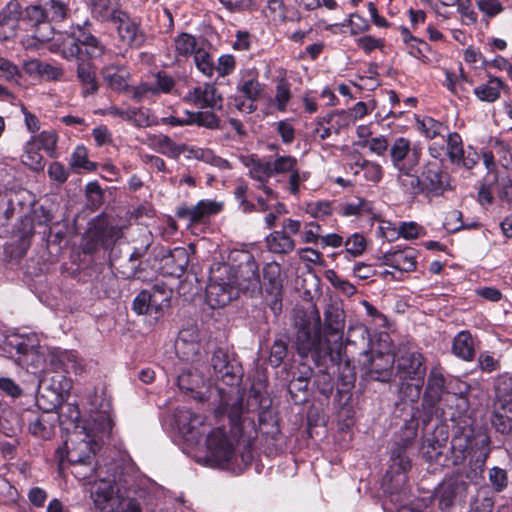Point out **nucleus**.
<instances>
[{
  "mask_svg": "<svg viewBox=\"0 0 512 512\" xmlns=\"http://www.w3.org/2000/svg\"><path fill=\"white\" fill-rule=\"evenodd\" d=\"M171 425L183 452L199 464L238 474L253 459L251 449H237L235 439L224 427L209 428L204 416L186 407L174 411Z\"/></svg>",
  "mask_w": 512,
  "mask_h": 512,
  "instance_id": "obj_1",
  "label": "nucleus"
},
{
  "mask_svg": "<svg viewBox=\"0 0 512 512\" xmlns=\"http://www.w3.org/2000/svg\"><path fill=\"white\" fill-rule=\"evenodd\" d=\"M112 427L110 405L106 403L101 411L93 413L83 425H75L65 442L66 458L71 465V473L84 484H93L91 494L101 478L113 481L114 473L117 477L122 473L115 466L106 469L96 467L94 461L100 448V440L110 434Z\"/></svg>",
  "mask_w": 512,
  "mask_h": 512,
  "instance_id": "obj_2",
  "label": "nucleus"
},
{
  "mask_svg": "<svg viewBox=\"0 0 512 512\" xmlns=\"http://www.w3.org/2000/svg\"><path fill=\"white\" fill-rule=\"evenodd\" d=\"M1 349L33 374L44 369L47 362L55 371L80 374L84 370L82 360L75 351L42 345L36 333H7Z\"/></svg>",
  "mask_w": 512,
  "mask_h": 512,
  "instance_id": "obj_3",
  "label": "nucleus"
},
{
  "mask_svg": "<svg viewBox=\"0 0 512 512\" xmlns=\"http://www.w3.org/2000/svg\"><path fill=\"white\" fill-rule=\"evenodd\" d=\"M122 473L113 474V481L101 478L95 491L92 493L96 512H142L140 504L131 498H126L124 492Z\"/></svg>",
  "mask_w": 512,
  "mask_h": 512,
  "instance_id": "obj_4",
  "label": "nucleus"
},
{
  "mask_svg": "<svg viewBox=\"0 0 512 512\" xmlns=\"http://www.w3.org/2000/svg\"><path fill=\"white\" fill-rule=\"evenodd\" d=\"M490 439L487 435H475L472 431L462 430L451 440L452 462L461 465L467 457L474 452L478 453L471 458L470 465L482 469L490 454Z\"/></svg>",
  "mask_w": 512,
  "mask_h": 512,
  "instance_id": "obj_5",
  "label": "nucleus"
},
{
  "mask_svg": "<svg viewBox=\"0 0 512 512\" xmlns=\"http://www.w3.org/2000/svg\"><path fill=\"white\" fill-rule=\"evenodd\" d=\"M232 268L227 263L217 264L211 269L209 284L206 287V300L213 308L224 307L238 295L231 278Z\"/></svg>",
  "mask_w": 512,
  "mask_h": 512,
  "instance_id": "obj_6",
  "label": "nucleus"
},
{
  "mask_svg": "<svg viewBox=\"0 0 512 512\" xmlns=\"http://www.w3.org/2000/svg\"><path fill=\"white\" fill-rule=\"evenodd\" d=\"M231 257L239 262L236 268L230 265L232 268L231 278L237 291L251 294L260 293L261 280L258 265L253 255L248 251H235L231 254Z\"/></svg>",
  "mask_w": 512,
  "mask_h": 512,
  "instance_id": "obj_7",
  "label": "nucleus"
},
{
  "mask_svg": "<svg viewBox=\"0 0 512 512\" xmlns=\"http://www.w3.org/2000/svg\"><path fill=\"white\" fill-rule=\"evenodd\" d=\"M425 374L426 367L421 353L406 352L398 358L396 376L402 385L415 390V397H419L421 393Z\"/></svg>",
  "mask_w": 512,
  "mask_h": 512,
  "instance_id": "obj_8",
  "label": "nucleus"
},
{
  "mask_svg": "<svg viewBox=\"0 0 512 512\" xmlns=\"http://www.w3.org/2000/svg\"><path fill=\"white\" fill-rule=\"evenodd\" d=\"M172 290L164 284H155L150 290L141 291L133 301V310L138 315L149 314L158 319L170 305Z\"/></svg>",
  "mask_w": 512,
  "mask_h": 512,
  "instance_id": "obj_9",
  "label": "nucleus"
},
{
  "mask_svg": "<svg viewBox=\"0 0 512 512\" xmlns=\"http://www.w3.org/2000/svg\"><path fill=\"white\" fill-rule=\"evenodd\" d=\"M393 167L400 174L413 172L419 165L422 156V147L411 144L405 137L396 138L389 150Z\"/></svg>",
  "mask_w": 512,
  "mask_h": 512,
  "instance_id": "obj_10",
  "label": "nucleus"
},
{
  "mask_svg": "<svg viewBox=\"0 0 512 512\" xmlns=\"http://www.w3.org/2000/svg\"><path fill=\"white\" fill-rule=\"evenodd\" d=\"M204 368L201 363L191 364L178 376L179 388L191 392L192 397L198 401H206L209 398L207 385L211 381V374L210 370L208 375L204 374Z\"/></svg>",
  "mask_w": 512,
  "mask_h": 512,
  "instance_id": "obj_11",
  "label": "nucleus"
},
{
  "mask_svg": "<svg viewBox=\"0 0 512 512\" xmlns=\"http://www.w3.org/2000/svg\"><path fill=\"white\" fill-rule=\"evenodd\" d=\"M237 91L244 96L248 102L237 104L239 111L252 113L256 110L254 102L258 100L265 91V85L258 80V72L254 68L242 69L239 72Z\"/></svg>",
  "mask_w": 512,
  "mask_h": 512,
  "instance_id": "obj_12",
  "label": "nucleus"
},
{
  "mask_svg": "<svg viewBox=\"0 0 512 512\" xmlns=\"http://www.w3.org/2000/svg\"><path fill=\"white\" fill-rule=\"evenodd\" d=\"M274 175H287V190L296 196L299 194L300 185L308 180L309 172L298 168V160L290 155L277 156L271 161Z\"/></svg>",
  "mask_w": 512,
  "mask_h": 512,
  "instance_id": "obj_13",
  "label": "nucleus"
},
{
  "mask_svg": "<svg viewBox=\"0 0 512 512\" xmlns=\"http://www.w3.org/2000/svg\"><path fill=\"white\" fill-rule=\"evenodd\" d=\"M242 163L247 168L249 177L256 182V188L262 190L267 198L277 199V193L268 185L269 179L274 175L271 161L251 155L243 156Z\"/></svg>",
  "mask_w": 512,
  "mask_h": 512,
  "instance_id": "obj_14",
  "label": "nucleus"
},
{
  "mask_svg": "<svg viewBox=\"0 0 512 512\" xmlns=\"http://www.w3.org/2000/svg\"><path fill=\"white\" fill-rule=\"evenodd\" d=\"M163 124L171 126L193 125L207 127L210 129L219 126V119L213 112H191L189 110H175L170 116L161 119Z\"/></svg>",
  "mask_w": 512,
  "mask_h": 512,
  "instance_id": "obj_15",
  "label": "nucleus"
},
{
  "mask_svg": "<svg viewBox=\"0 0 512 512\" xmlns=\"http://www.w3.org/2000/svg\"><path fill=\"white\" fill-rule=\"evenodd\" d=\"M184 101L194 104L198 108L221 109L223 99L213 84L205 83L188 91Z\"/></svg>",
  "mask_w": 512,
  "mask_h": 512,
  "instance_id": "obj_16",
  "label": "nucleus"
},
{
  "mask_svg": "<svg viewBox=\"0 0 512 512\" xmlns=\"http://www.w3.org/2000/svg\"><path fill=\"white\" fill-rule=\"evenodd\" d=\"M112 23L116 25L118 36L124 44L139 46L143 42L138 23L124 11L114 12Z\"/></svg>",
  "mask_w": 512,
  "mask_h": 512,
  "instance_id": "obj_17",
  "label": "nucleus"
},
{
  "mask_svg": "<svg viewBox=\"0 0 512 512\" xmlns=\"http://www.w3.org/2000/svg\"><path fill=\"white\" fill-rule=\"evenodd\" d=\"M380 261L382 265L389 266L402 272H411L416 268V253L412 248L392 249L385 252Z\"/></svg>",
  "mask_w": 512,
  "mask_h": 512,
  "instance_id": "obj_18",
  "label": "nucleus"
},
{
  "mask_svg": "<svg viewBox=\"0 0 512 512\" xmlns=\"http://www.w3.org/2000/svg\"><path fill=\"white\" fill-rule=\"evenodd\" d=\"M211 365L216 380H221L229 386H235L240 383L241 377L234 370L233 365L229 363L228 356L224 351L217 350L214 352Z\"/></svg>",
  "mask_w": 512,
  "mask_h": 512,
  "instance_id": "obj_19",
  "label": "nucleus"
},
{
  "mask_svg": "<svg viewBox=\"0 0 512 512\" xmlns=\"http://www.w3.org/2000/svg\"><path fill=\"white\" fill-rule=\"evenodd\" d=\"M223 208L224 203L222 201L203 199L195 206L184 209L181 214L187 217L191 222H200L205 218L220 213Z\"/></svg>",
  "mask_w": 512,
  "mask_h": 512,
  "instance_id": "obj_20",
  "label": "nucleus"
},
{
  "mask_svg": "<svg viewBox=\"0 0 512 512\" xmlns=\"http://www.w3.org/2000/svg\"><path fill=\"white\" fill-rule=\"evenodd\" d=\"M77 42L85 47L86 54L92 59L109 57L111 52L106 49L103 43L86 29L78 27L75 31Z\"/></svg>",
  "mask_w": 512,
  "mask_h": 512,
  "instance_id": "obj_21",
  "label": "nucleus"
},
{
  "mask_svg": "<svg viewBox=\"0 0 512 512\" xmlns=\"http://www.w3.org/2000/svg\"><path fill=\"white\" fill-rule=\"evenodd\" d=\"M185 157L187 159H194L202 161L220 170L232 169L231 164L226 159L216 155L210 148H203L198 146H187L185 149Z\"/></svg>",
  "mask_w": 512,
  "mask_h": 512,
  "instance_id": "obj_22",
  "label": "nucleus"
},
{
  "mask_svg": "<svg viewBox=\"0 0 512 512\" xmlns=\"http://www.w3.org/2000/svg\"><path fill=\"white\" fill-rule=\"evenodd\" d=\"M102 76L108 86L115 91H124L128 88L130 73L123 65L105 64Z\"/></svg>",
  "mask_w": 512,
  "mask_h": 512,
  "instance_id": "obj_23",
  "label": "nucleus"
},
{
  "mask_svg": "<svg viewBox=\"0 0 512 512\" xmlns=\"http://www.w3.org/2000/svg\"><path fill=\"white\" fill-rule=\"evenodd\" d=\"M503 88L504 82L500 78L489 76L486 81L474 87L473 93L479 101L493 103L500 98Z\"/></svg>",
  "mask_w": 512,
  "mask_h": 512,
  "instance_id": "obj_24",
  "label": "nucleus"
},
{
  "mask_svg": "<svg viewBox=\"0 0 512 512\" xmlns=\"http://www.w3.org/2000/svg\"><path fill=\"white\" fill-rule=\"evenodd\" d=\"M446 178L447 175L442 173L436 165H429L422 173V189L439 195L445 190Z\"/></svg>",
  "mask_w": 512,
  "mask_h": 512,
  "instance_id": "obj_25",
  "label": "nucleus"
},
{
  "mask_svg": "<svg viewBox=\"0 0 512 512\" xmlns=\"http://www.w3.org/2000/svg\"><path fill=\"white\" fill-rule=\"evenodd\" d=\"M21 15V7L17 2H9L0 14V37L8 39L13 36Z\"/></svg>",
  "mask_w": 512,
  "mask_h": 512,
  "instance_id": "obj_26",
  "label": "nucleus"
},
{
  "mask_svg": "<svg viewBox=\"0 0 512 512\" xmlns=\"http://www.w3.org/2000/svg\"><path fill=\"white\" fill-rule=\"evenodd\" d=\"M58 421L56 414H42L35 417L29 423V431L40 439H49L54 433L55 424Z\"/></svg>",
  "mask_w": 512,
  "mask_h": 512,
  "instance_id": "obj_27",
  "label": "nucleus"
},
{
  "mask_svg": "<svg viewBox=\"0 0 512 512\" xmlns=\"http://www.w3.org/2000/svg\"><path fill=\"white\" fill-rule=\"evenodd\" d=\"M190 336L188 330L180 332L179 337L176 341V351L181 359L191 364L198 363V355L200 353V344L194 340L189 341Z\"/></svg>",
  "mask_w": 512,
  "mask_h": 512,
  "instance_id": "obj_28",
  "label": "nucleus"
},
{
  "mask_svg": "<svg viewBox=\"0 0 512 512\" xmlns=\"http://www.w3.org/2000/svg\"><path fill=\"white\" fill-rule=\"evenodd\" d=\"M266 245L275 254H289L295 249V241L285 231H273L266 237Z\"/></svg>",
  "mask_w": 512,
  "mask_h": 512,
  "instance_id": "obj_29",
  "label": "nucleus"
},
{
  "mask_svg": "<svg viewBox=\"0 0 512 512\" xmlns=\"http://www.w3.org/2000/svg\"><path fill=\"white\" fill-rule=\"evenodd\" d=\"M24 70L31 76H39L47 80H57L63 75L61 68L36 59L25 62Z\"/></svg>",
  "mask_w": 512,
  "mask_h": 512,
  "instance_id": "obj_30",
  "label": "nucleus"
},
{
  "mask_svg": "<svg viewBox=\"0 0 512 512\" xmlns=\"http://www.w3.org/2000/svg\"><path fill=\"white\" fill-rule=\"evenodd\" d=\"M452 352L455 356L471 361L475 355L472 335L469 331H460L453 339Z\"/></svg>",
  "mask_w": 512,
  "mask_h": 512,
  "instance_id": "obj_31",
  "label": "nucleus"
},
{
  "mask_svg": "<svg viewBox=\"0 0 512 512\" xmlns=\"http://www.w3.org/2000/svg\"><path fill=\"white\" fill-rule=\"evenodd\" d=\"M39 386L44 391L57 394L63 400H66L69 390L71 389V381L61 373H55L50 378L44 377L39 380Z\"/></svg>",
  "mask_w": 512,
  "mask_h": 512,
  "instance_id": "obj_32",
  "label": "nucleus"
},
{
  "mask_svg": "<svg viewBox=\"0 0 512 512\" xmlns=\"http://www.w3.org/2000/svg\"><path fill=\"white\" fill-rule=\"evenodd\" d=\"M444 387L445 378L442 371L439 368H432L428 377L425 398L434 404L440 399L444 391Z\"/></svg>",
  "mask_w": 512,
  "mask_h": 512,
  "instance_id": "obj_33",
  "label": "nucleus"
},
{
  "mask_svg": "<svg viewBox=\"0 0 512 512\" xmlns=\"http://www.w3.org/2000/svg\"><path fill=\"white\" fill-rule=\"evenodd\" d=\"M64 401L65 400L57 396V394L44 391L42 387H38L36 405L44 412L43 414H54L53 412L60 407Z\"/></svg>",
  "mask_w": 512,
  "mask_h": 512,
  "instance_id": "obj_34",
  "label": "nucleus"
},
{
  "mask_svg": "<svg viewBox=\"0 0 512 512\" xmlns=\"http://www.w3.org/2000/svg\"><path fill=\"white\" fill-rule=\"evenodd\" d=\"M372 210V203L360 197H354L341 205V213L348 217L368 215Z\"/></svg>",
  "mask_w": 512,
  "mask_h": 512,
  "instance_id": "obj_35",
  "label": "nucleus"
},
{
  "mask_svg": "<svg viewBox=\"0 0 512 512\" xmlns=\"http://www.w3.org/2000/svg\"><path fill=\"white\" fill-rule=\"evenodd\" d=\"M292 98L291 84L284 78L277 81L275 95L271 102L280 112H285Z\"/></svg>",
  "mask_w": 512,
  "mask_h": 512,
  "instance_id": "obj_36",
  "label": "nucleus"
},
{
  "mask_svg": "<svg viewBox=\"0 0 512 512\" xmlns=\"http://www.w3.org/2000/svg\"><path fill=\"white\" fill-rule=\"evenodd\" d=\"M492 424L501 432L506 433L511 429L512 424V404L502 405L501 409L498 403L495 404Z\"/></svg>",
  "mask_w": 512,
  "mask_h": 512,
  "instance_id": "obj_37",
  "label": "nucleus"
},
{
  "mask_svg": "<svg viewBox=\"0 0 512 512\" xmlns=\"http://www.w3.org/2000/svg\"><path fill=\"white\" fill-rule=\"evenodd\" d=\"M21 161L29 169L36 172L42 171L45 166L43 156L40 154L36 145L31 141L26 144L24 153L21 156Z\"/></svg>",
  "mask_w": 512,
  "mask_h": 512,
  "instance_id": "obj_38",
  "label": "nucleus"
},
{
  "mask_svg": "<svg viewBox=\"0 0 512 512\" xmlns=\"http://www.w3.org/2000/svg\"><path fill=\"white\" fill-rule=\"evenodd\" d=\"M77 77L84 85L85 93H93L97 90L98 86L95 80V70L90 62H79L77 68Z\"/></svg>",
  "mask_w": 512,
  "mask_h": 512,
  "instance_id": "obj_39",
  "label": "nucleus"
},
{
  "mask_svg": "<svg viewBox=\"0 0 512 512\" xmlns=\"http://www.w3.org/2000/svg\"><path fill=\"white\" fill-rule=\"evenodd\" d=\"M263 278L269 293L279 290L282 285L280 265L276 262L267 263L263 268Z\"/></svg>",
  "mask_w": 512,
  "mask_h": 512,
  "instance_id": "obj_40",
  "label": "nucleus"
},
{
  "mask_svg": "<svg viewBox=\"0 0 512 512\" xmlns=\"http://www.w3.org/2000/svg\"><path fill=\"white\" fill-rule=\"evenodd\" d=\"M127 122L132 123L137 127H149L157 125V118L151 113L148 108L143 107H130L129 119Z\"/></svg>",
  "mask_w": 512,
  "mask_h": 512,
  "instance_id": "obj_41",
  "label": "nucleus"
},
{
  "mask_svg": "<svg viewBox=\"0 0 512 512\" xmlns=\"http://www.w3.org/2000/svg\"><path fill=\"white\" fill-rule=\"evenodd\" d=\"M57 140L58 135L54 130H44L32 137L30 141L33 142L38 149H43L49 156H53Z\"/></svg>",
  "mask_w": 512,
  "mask_h": 512,
  "instance_id": "obj_42",
  "label": "nucleus"
},
{
  "mask_svg": "<svg viewBox=\"0 0 512 512\" xmlns=\"http://www.w3.org/2000/svg\"><path fill=\"white\" fill-rule=\"evenodd\" d=\"M194 62L197 69L205 76L211 77L215 71L213 57L203 47L198 46L194 52Z\"/></svg>",
  "mask_w": 512,
  "mask_h": 512,
  "instance_id": "obj_43",
  "label": "nucleus"
},
{
  "mask_svg": "<svg viewBox=\"0 0 512 512\" xmlns=\"http://www.w3.org/2000/svg\"><path fill=\"white\" fill-rule=\"evenodd\" d=\"M175 262V266L171 269L170 273L180 276L184 273L188 266L189 258L186 249L182 247L175 248L168 257L165 258V264Z\"/></svg>",
  "mask_w": 512,
  "mask_h": 512,
  "instance_id": "obj_44",
  "label": "nucleus"
},
{
  "mask_svg": "<svg viewBox=\"0 0 512 512\" xmlns=\"http://www.w3.org/2000/svg\"><path fill=\"white\" fill-rule=\"evenodd\" d=\"M323 121H325L327 125H331L332 128H334V134H339L341 130L348 128L351 124H353L347 110L344 109L329 113L323 117Z\"/></svg>",
  "mask_w": 512,
  "mask_h": 512,
  "instance_id": "obj_45",
  "label": "nucleus"
},
{
  "mask_svg": "<svg viewBox=\"0 0 512 512\" xmlns=\"http://www.w3.org/2000/svg\"><path fill=\"white\" fill-rule=\"evenodd\" d=\"M325 279L340 293L345 296H352L356 293V287L348 280L341 278L337 273L328 269L324 272Z\"/></svg>",
  "mask_w": 512,
  "mask_h": 512,
  "instance_id": "obj_46",
  "label": "nucleus"
},
{
  "mask_svg": "<svg viewBox=\"0 0 512 512\" xmlns=\"http://www.w3.org/2000/svg\"><path fill=\"white\" fill-rule=\"evenodd\" d=\"M343 244L346 254L353 258L361 256L367 247V241L360 233L349 235Z\"/></svg>",
  "mask_w": 512,
  "mask_h": 512,
  "instance_id": "obj_47",
  "label": "nucleus"
},
{
  "mask_svg": "<svg viewBox=\"0 0 512 512\" xmlns=\"http://www.w3.org/2000/svg\"><path fill=\"white\" fill-rule=\"evenodd\" d=\"M92 12L100 17L102 20H109L112 22V15L116 11H121L117 8L115 0H91Z\"/></svg>",
  "mask_w": 512,
  "mask_h": 512,
  "instance_id": "obj_48",
  "label": "nucleus"
},
{
  "mask_svg": "<svg viewBox=\"0 0 512 512\" xmlns=\"http://www.w3.org/2000/svg\"><path fill=\"white\" fill-rule=\"evenodd\" d=\"M175 50L178 55L188 57L194 54L197 47V42L194 36L188 33L178 35L174 40Z\"/></svg>",
  "mask_w": 512,
  "mask_h": 512,
  "instance_id": "obj_49",
  "label": "nucleus"
},
{
  "mask_svg": "<svg viewBox=\"0 0 512 512\" xmlns=\"http://www.w3.org/2000/svg\"><path fill=\"white\" fill-rule=\"evenodd\" d=\"M159 152L170 158H177L181 154H185L186 145L176 144L167 136H160L157 140Z\"/></svg>",
  "mask_w": 512,
  "mask_h": 512,
  "instance_id": "obj_50",
  "label": "nucleus"
},
{
  "mask_svg": "<svg viewBox=\"0 0 512 512\" xmlns=\"http://www.w3.org/2000/svg\"><path fill=\"white\" fill-rule=\"evenodd\" d=\"M44 7L49 21H62L67 16L68 4L65 0H49Z\"/></svg>",
  "mask_w": 512,
  "mask_h": 512,
  "instance_id": "obj_51",
  "label": "nucleus"
},
{
  "mask_svg": "<svg viewBox=\"0 0 512 512\" xmlns=\"http://www.w3.org/2000/svg\"><path fill=\"white\" fill-rule=\"evenodd\" d=\"M304 211L313 218H324L331 215L333 207L330 201L317 200L306 203Z\"/></svg>",
  "mask_w": 512,
  "mask_h": 512,
  "instance_id": "obj_52",
  "label": "nucleus"
},
{
  "mask_svg": "<svg viewBox=\"0 0 512 512\" xmlns=\"http://www.w3.org/2000/svg\"><path fill=\"white\" fill-rule=\"evenodd\" d=\"M342 27H350V35L357 36L361 33L367 32L370 29V24L367 19L357 13H352L349 17L340 24Z\"/></svg>",
  "mask_w": 512,
  "mask_h": 512,
  "instance_id": "obj_53",
  "label": "nucleus"
},
{
  "mask_svg": "<svg viewBox=\"0 0 512 512\" xmlns=\"http://www.w3.org/2000/svg\"><path fill=\"white\" fill-rule=\"evenodd\" d=\"M417 127L429 139L435 138L444 130L443 124L431 117H424L422 120H418Z\"/></svg>",
  "mask_w": 512,
  "mask_h": 512,
  "instance_id": "obj_54",
  "label": "nucleus"
},
{
  "mask_svg": "<svg viewBox=\"0 0 512 512\" xmlns=\"http://www.w3.org/2000/svg\"><path fill=\"white\" fill-rule=\"evenodd\" d=\"M358 145L363 148H368L372 154L377 156H383L389 147L388 140L383 135L371 137L369 140H365L364 142H358Z\"/></svg>",
  "mask_w": 512,
  "mask_h": 512,
  "instance_id": "obj_55",
  "label": "nucleus"
},
{
  "mask_svg": "<svg viewBox=\"0 0 512 512\" xmlns=\"http://www.w3.org/2000/svg\"><path fill=\"white\" fill-rule=\"evenodd\" d=\"M70 165L73 168H81L91 171L95 164L88 160L87 150L84 146H77L70 158Z\"/></svg>",
  "mask_w": 512,
  "mask_h": 512,
  "instance_id": "obj_56",
  "label": "nucleus"
},
{
  "mask_svg": "<svg viewBox=\"0 0 512 512\" xmlns=\"http://www.w3.org/2000/svg\"><path fill=\"white\" fill-rule=\"evenodd\" d=\"M296 346L301 356H306L312 350H317L316 339L306 330H300L297 333Z\"/></svg>",
  "mask_w": 512,
  "mask_h": 512,
  "instance_id": "obj_57",
  "label": "nucleus"
},
{
  "mask_svg": "<svg viewBox=\"0 0 512 512\" xmlns=\"http://www.w3.org/2000/svg\"><path fill=\"white\" fill-rule=\"evenodd\" d=\"M447 149L449 158L453 163L460 164L463 156L462 139L457 133L449 135L447 140Z\"/></svg>",
  "mask_w": 512,
  "mask_h": 512,
  "instance_id": "obj_58",
  "label": "nucleus"
},
{
  "mask_svg": "<svg viewBox=\"0 0 512 512\" xmlns=\"http://www.w3.org/2000/svg\"><path fill=\"white\" fill-rule=\"evenodd\" d=\"M426 234L425 229L416 222H401L399 224V238L413 240Z\"/></svg>",
  "mask_w": 512,
  "mask_h": 512,
  "instance_id": "obj_59",
  "label": "nucleus"
},
{
  "mask_svg": "<svg viewBox=\"0 0 512 512\" xmlns=\"http://www.w3.org/2000/svg\"><path fill=\"white\" fill-rule=\"evenodd\" d=\"M398 181L401 186L405 189L406 192L411 194H417L422 191V182L421 179L415 176L412 172L407 174L398 175Z\"/></svg>",
  "mask_w": 512,
  "mask_h": 512,
  "instance_id": "obj_60",
  "label": "nucleus"
},
{
  "mask_svg": "<svg viewBox=\"0 0 512 512\" xmlns=\"http://www.w3.org/2000/svg\"><path fill=\"white\" fill-rule=\"evenodd\" d=\"M248 186L240 183L235 187L234 196L239 204V208L245 212H252L256 210V205L247 199Z\"/></svg>",
  "mask_w": 512,
  "mask_h": 512,
  "instance_id": "obj_61",
  "label": "nucleus"
},
{
  "mask_svg": "<svg viewBox=\"0 0 512 512\" xmlns=\"http://www.w3.org/2000/svg\"><path fill=\"white\" fill-rule=\"evenodd\" d=\"M376 105L373 100L369 102H357L353 107L347 110L352 123L364 118L375 109Z\"/></svg>",
  "mask_w": 512,
  "mask_h": 512,
  "instance_id": "obj_62",
  "label": "nucleus"
},
{
  "mask_svg": "<svg viewBox=\"0 0 512 512\" xmlns=\"http://www.w3.org/2000/svg\"><path fill=\"white\" fill-rule=\"evenodd\" d=\"M321 226L316 222L305 224L301 232V241L306 244H316L321 240Z\"/></svg>",
  "mask_w": 512,
  "mask_h": 512,
  "instance_id": "obj_63",
  "label": "nucleus"
},
{
  "mask_svg": "<svg viewBox=\"0 0 512 512\" xmlns=\"http://www.w3.org/2000/svg\"><path fill=\"white\" fill-rule=\"evenodd\" d=\"M477 7L488 18H493L503 11L500 0H477Z\"/></svg>",
  "mask_w": 512,
  "mask_h": 512,
  "instance_id": "obj_64",
  "label": "nucleus"
}]
</instances>
